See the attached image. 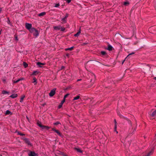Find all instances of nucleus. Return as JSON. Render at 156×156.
<instances>
[{
	"label": "nucleus",
	"instance_id": "obj_18",
	"mask_svg": "<svg viewBox=\"0 0 156 156\" xmlns=\"http://www.w3.org/2000/svg\"><path fill=\"white\" fill-rule=\"evenodd\" d=\"M37 126L41 128L42 129L44 125L42 124L41 122L39 121V120H37Z\"/></svg>",
	"mask_w": 156,
	"mask_h": 156
},
{
	"label": "nucleus",
	"instance_id": "obj_62",
	"mask_svg": "<svg viewBox=\"0 0 156 156\" xmlns=\"http://www.w3.org/2000/svg\"><path fill=\"white\" fill-rule=\"evenodd\" d=\"M0 156H2V155L1 154H0Z\"/></svg>",
	"mask_w": 156,
	"mask_h": 156
},
{
	"label": "nucleus",
	"instance_id": "obj_55",
	"mask_svg": "<svg viewBox=\"0 0 156 156\" xmlns=\"http://www.w3.org/2000/svg\"><path fill=\"white\" fill-rule=\"evenodd\" d=\"M82 80L81 79H78L77 80V81H80V80Z\"/></svg>",
	"mask_w": 156,
	"mask_h": 156
},
{
	"label": "nucleus",
	"instance_id": "obj_49",
	"mask_svg": "<svg viewBox=\"0 0 156 156\" xmlns=\"http://www.w3.org/2000/svg\"><path fill=\"white\" fill-rule=\"evenodd\" d=\"M128 57H127L125 58V59L123 60L122 61V64H123V63H124V62L126 60V59Z\"/></svg>",
	"mask_w": 156,
	"mask_h": 156
},
{
	"label": "nucleus",
	"instance_id": "obj_4",
	"mask_svg": "<svg viewBox=\"0 0 156 156\" xmlns=\"http://www.w3.org/2000/svg\"><path fill=\"white\" fill-rule=\"evenodd\" d=\"M25 27L28 30L30 33L34 27H32V25L31 24L28 23H26L25 24Z\"/></svg>",
	"mask_w": 156,
	"mask_h": 156
},
{
	"label": "nucleus",
	"instance_id": "obj_26",
	"mask_svg": "<svg viewBox=\"0 0 156 156\" xmlns=\"http://www.w3.org/2000/svg\"><path fill=\"white\" fill-rule=\"evenodd\" d=\"M74 48V46H73L70 48H65V50L66 51H69V50L71 51H72L73 49Z\"/></svg>",
	"mask_w": 156,
	"mask_h": 156
},
{
	"label": "nucleus",
	"instance_id": "obj_29",
	"mask_svg": "<svg viewBox=\"0 0 156 156\" xmlns=\"http://www.w3.org/2000/svg\"><path fill=\"white\" fill-rule=\"evenodd\" d=\"M46 14V12H42L39 14L38 15V16L40 17H41L44 16Z\"/></svg>",
	"mask_w": 156,
	"mask_h": 156
},
{
	"label": "nucleus",
	"instance_id": "obj_38",
	"mask_svg": "<svg viewBox=\"0 0 156 156\" xmlns=\"http://www.w3.org/2000/svg\"><path fill=\"white\" fill-rule=\"evenodd\" d=\"M117 114L120 118H121L122 117V116H123L119 112H117Z\"/></svg>",
	"mask_w": 156,
	"mask_h": 156
},
{
	"label": "nucleus",
	"instance_id": "obj_17",
	"mask_svg": "<svg viewBox=\"0 0 156 156\" xmlns=\"http://www.w3.org/2000/svg\"><path fill=\"white\" fill-rule=\"evenodd\" d=\"M36 64L39 67H42L41 65L44 66L46 65L45 63H41L40 62H38L36 63Z\"/></svg>",
	"mask_w": 156,
	"mask_h": 156
},
{
	"label": "nucleus",
	"instance_id": "obj_45",
	"mask_svg": "<svg viewBox=\"0 0 156 156\" xmlns=\"http://www.w3.org/2000/svg\"><path fill=\"white\" fill-rule=\"evenodd\" d=\"M121 36V35L119 33H116L115 35V36H116V37H117V36Z\"/></svg>",
	"mask_w": 156,
	"mask_h": 156
},
{
	"label": "nucleus",
	"instance_id": "obj_9",
	"mask_svg": "<svg viewBox=\"0 0 156 156\" xmlns=\"http://www.w3.org/2000/svg\"><path fill=\"white\" fill-rule=\"evenodd\" d=\"M56 88H55L51 90L49 93V95L50 97H53L55 93Z\"/></svg>",
	"mask_w": 156,
	"mask_h": 156
},
{
	"label": "nucleus",
	"instance_id": "obj_2",
	"mask_svg": "<svg viewBox=\"0 0 156 156\" xmlns=\"http://www.w3.org/2000/svg\"><path fill=\"white\" fill-rule=\"evenodd\" d=\"M153 110L152 109L151 111V112H149V117L150 118L151 120L155 119L154 117L156 115V110H155L152 112V111Z\"/></svg>",
	"mask_w": 156,
	"mask_h": 156
},
{
	"label": "nucleus",
	"instance_id": "obj_19",
	"mask_svg": "<svg viewBox=\"0 0 156 156\" xmlns=\"http://www.w3.org/2000/svg\"><path fill=\"white\" fill-rule=\"evenodd\" d=\"M61 27V25H59L57 26H53V27L55 30H59L60 29Z\"/></svg>",
	"mask_w": 156,
	"mask_h": 156
},
{
	"label": "nucleus",
	"instance_id": "obj_59",
	"mask_svg": "<svg viewBox=\"0 0 156 156\" xmlns=\"http://www.w3.org/2000/svg\"><path fill=\"white\" fill-rule=\"evenodd\" d=\"M96 62H99V63H100L99 62H98V61H96Z\"/></svg>",
	"mask_w": 156,
	"mask_h": 156
},
{
	"label": "nucleus",
	"instance_id": "obj_3",
	"mask_svg": "<svg viewBox=\"0 0 156 156\" xmlns=\"http://www.w3.org/2000/svg\"><path fill=\"white\" fill-rule=\"evenodd\" d=\"M21 139L23 140V141L25 143L27 144L28 146H32V144L30 143L29 140L28 138H27L25 137H23L21 138Z\"/></svg>",
	"mask_w": 156,
	"mask_h": 156
},
{
	"label": "nucleus",
	"instance_id": "obj_15",
	"mask_svg": "<svg viewBox=\"0 0 156 156\" xmlns=\"http://www.w3.org/2000/svg\"><path fill=\"white\" fill-rule=\"evenodd\" d=\"M121 118L123 119H124L126 120V121H127L128 123L131 126H132V122H131V121L128 118L125 117H124L123 116H122V117Z\"/></svg>",
	"mask_w": 156,
	"mask_h": 156
},
{
	"label": "nucleus",
	"instance_id": "obj_36",
	"mask_svg": "<svg viewBox=\"0 0 156 156\" xmlns=\"http://www.w3.org/2000/svg\"><path fill=\"white\" fill-rule=\"evenodd\" d=\"M59 154L63 156H68L67 155H66V154H65L64 153L60 151L59 153Z\"/></svg>",
	"mask_w": 156,
	"mask_h": 156
},
{
	"label": "nucleus",
	"instance_id": "obj_47",
	"mask_svg": "<svg viewBox=\"0 0 156 156\" xmlns=\"http://www.w3.org/2000/svg\"><path fill=\"white\" fill-rule=\"evenodd\" d=\"M2 81L4 83H5L6 82V80L5 79H2Z\"/></svg>",
	"mask_w": 156,
	"mask_h": 156
},
{
	"label": "nucleus",
	"instance_id": "obj_6",
	"mask_svg": "<svg viewBox=\"0 0 156 156\" xmlns=\"http://www.w3.org/2000/svg\"><path fill=\"white\" fill-rule=\"evenodd\" d=\"M27 153L29 156H37L38 155L34 151H31L29 150L27 151Z\"/></svg>",
	"mask_w": 156,
	"mask_h": 156
},
{
	"label": "nucleus",
	"instance_id": "obj_43",
	"mask_svg": "<svg viewBox=\"0 0 156 156\" xmlns=\"http://www.w3.org/2000/svg\"><path fill=\"white\" fill-rule=\"evenodd\" d=\"M14 37H15V40L17 41H18V37H17V35H16V34H15V35H14Z\"/></svg>",
	"mask_w": 156,
	"mask_h": 156
},
{
	"label": "nucleus",
	"instance_id": "obj_1",
	"mask_svg": "<svg viewBox=\"0 0 156 156\" xmlns=\"http://www.w3.org/2000/svg\"><path fill=\"white\" fill-rule=\"evenodd\" d=\"M30 33H33V36L35 38H36L37 37L39 36L40 31H39L38 30H37L36 29L34 28L33 29V30H32Z\"/></svg>",
	"mask_w": 156,
	"mask_h": 156
},
{
	"label": "nucleus",
	"instance_id": "obj_30",
	"mask_svg": "<svg viewBox=\"0 0 156 156\" xmlns=\"http://www.w3.org/2000/svg\"><path fill=\"white\" fill-rule=\"evenodd\" d=\"M25 97V95H23L21 96V97L20 98V102L22 103V102H23V99Z\"/></svg>",
	"mask_w": 156,
	"mask_h": 156
},
{
	"label": "nucleus",
	"instance_id": "obj_32",
	"mask_svg": "<svg viewBox=\"0 0 156 156\" xmlns=\"http://www.w3.org/2000/svg\"><path fill=\"white\" fill-rule=\"evenodd\" d=\"M9 91H6L5 90H3L2 91V94H9Z\"/></svg>",
	"mask_w": 156,
	"mask_h": 156
},
{
	"label": "nucleus",
	"instance_id": "obj_53",
	"mask_svg": "<svg viewBox=\"0 0 156 156\" xmlns=\"http://www.w3.org/2000/svg\"><path fill=\"white\" fill-rule=\"evenodd\" d=\"M26 118L27 119L28 121L29 122H30V120L29 119V118L27 117V116H26Z\"/></svg>",
	"mask_w": 156,
	"mask_h": 156
},
{
	"label": "nucleus",
	"instance_id": "obj_20",
	"mask_svg": "<svg viewBox=\"0 0 156 156\" xmlns=\"http://www.w3.org/2000/svg\"><path fill=\"white\" fill-rule=\"evenodd\" d=\"M15 133H17L18 135H20L21 136H24L25 135V134L22 133L21 132L17 130H16Z\"/></svg>",
	"mask_w": 156,
	"mask_h": 156
},
{
	"label": "nucleus",
	"instance_id": "obj_12",
	"mask_svg": "<svg viewBox=\"0 0 156 156\" xmlns=\"http://www.w3.org/2000/svg\"><path fill=\"white\" fill-rule=\"evenodd\" d=\"M100 55L104 56L105 57L107 58L108 57V55L107 54L106 52L105 51H102L100 52Z\"/></svg>",
	"mask_w": 156,
	"mask_h": 156
},
{
	"label": "nucleus",
	"instance_id": "obj_41",
	"mask_svg": "<svg viewBox=\"0 0 156 156\" xmlns=\"http://www.w3.org/2000/svg\"><path fill=\"white\" fill-rule=\"evenodd\" d=\"M92 79H91V81H90V82H91V84L92 85H90L89 86V87H91L92 85L93 84V83H94V81H93V82H92Z\"/></svg>",
	"mask_w": 156,
	"mask_h": 156
},
{
	"label": "nucleus",
	"instance_id": "obj_10",
	"mask_svg": "<svg viewBox=\"0 0 156 156\" xmlns=\"http://www.w3.org/2000/svg\"><path fill=\"white\" fill-rule=\"evenodd\" d=\"M15 78L14 77L12 79V81L13 82V83H18L21 80H24V78L23 77H21L20 78H19L17 80H14Z\"/></svg>",
	"mask_w": 156,
	"mask_h": 156
},
{
	"label": "nucleus",
	"instance_id": "obj_37",
	"mask_svg": "<svg viewBox=\"0 0 156 156\" xmlns=\"http://www.w3.org/2000/svg\"><path fill=\"white\" fill-rule=\"evenodd\" d=\"M69 95V94H65L64 97L63 99L66 100V98H67Z\"/></svg>",
	"mask_w": 156,
	"mask_h": 156
},
{
	"label": "nucleus",
	"instance_id": "obj_28",
	"mask_svg": "<svg viewBox=\"0 0 156 156\" xmlns=\"http://www.w3.org/2000/svg\"><path fill=\"white\" fill-rule=\"evenodd\" d=\"M50 128H51L50 127H49V126H48L44 125L42 129H46V130H48Z\"/></svg>",
	"mask_w": 156,
	"mask_h": 156
},
{
	"label": "nucleus",
	"instance_id": "obj_50",
	"mask_svg": "<svg viewBox=\"0 0 156 156\" xmlns=\"http://www.w3.org/2000/svg\"><path fill=\"white\" fill-rule=\"evenodd\" d=\"M69 55L70 54L68 53H67L66 54V56L68 57V58H69Z\"/></svg>",
	"mask_w": 156,
	"mask_h": 156
},
{
	"label": "nucleus",
	"instance_id": "obj_42",
	"mask_svg": "<svg viewBox=\"0 0 156 156\" xmlns=\"http://www.w3.org/2000/svg\"><path fill=\"white\" fill-rule=\"evenodd\" d=\"M135 53L134 52H132L131 53H130L127 56V57H128V58H129L130 57V56L132 55H133V54Z\"/></svg>",
	"mask_w": 156,
	"mask_h": 156
},
{
	"label": "nucleus",
	"instance_id": "obj_5",
	"mask_svg": "<svg viewBox=\"0 0 156 156\" xmlns=\"http://www.w3.org/2000/svg\"><path fill=\"white\" fill-rule=\"evenodd\" d=\"M51 129L52 131H54L59 136L62 138L63 137V135L58 130L54 128H52Z\"/></svg>",
	"mask_w": 156,
	"mask_h": 156
},
{
	"label": "nucleus",
	"instance_id": "obj_40",
	"mask_svg": "<svg viewBox=\"0 0 156 156\" xmlns=\"http://www.w3.org/2000/svg\"><path fill=\"white\" fill-rule=\"evenodd\" d=\"M60 29H61V31H64L66 29L64 27H61Z\"/></svg>",
	"mask_w": 156,
	"mask_h": 156
},
{
	"label": "nucleus",
	"instance_id": "obj_7",
	"mask_svg": "<svg viewBox=\"0 0 156 156\" xmlns=\"http://www.w3.org/2000/svg\"><path fill=\"white\" fill-rule=\"evenodd\" d=\"M156 27L155 26L150 27L148 29L149 31L152 34H155V32Z\"/></svg>",
	"mask_w": 156,
	"mask_h": 156
},
{
	"label": "nucleus",
	"instance_id": "obj_51",
	"mask_svg": "<svg viewBox=\"0 0 156 156\" xmlns=\"http://www.w3.org/2000/svg\"><path fill=\"white\" fill-rule=\"evenodd\" d=\"M65 68V67L64 66H62L61 67V69L62 70Z\"/></svg>",
	"mask_w": 156,
	"mask_h": 156
},
{
	"label": "nucleus",
	"instance_id": "obj_14",
	"mask_svg": "<svg viewBox=\"0 0 156 156\" xmlns=\"http://www.w3.org/2000/svg\"><path fill=\"white\" fill-rule=\"evenodd\" d=\"M74 150L77 151V152L80 153H83L84 151L82 150L80 148L75 147Z\"/></svg>",
	"mask_w": 156,
	"mask_h": 156
},
{
	"label": "nucleus",
	"instance_id": "obj_16",
	"mask_svg": "<svg viewBox=\"0 0 156 156\" xmlns=\"http://www.w3.org/2000/svg\"><path fill=\"white\" fill-rule=\"evenodd\" d=\"M65 101V100H64V99H63L61 102L60 103V104H59V105H58V109H60L62 107V106L63 104V103H64V102Z\"/></svg>",
	"mask_w": 156,
	"mask_h": 156
},
{
	"label": "nucleus",
	"instance_id": "obj_8",
	"mask_svg": "<svg viewBox=\"0 0 156 156\" xmlns=\"http://www.w3.org/2000/svg\"><path fill=\"white\" fill-rule=\"evenodd\" d=\"M155 146V145H154V147L152 148L151 150L148 151V152L147 153V154L145 155L144 156H150V155H152L154 152Z\"/></svg>",
	"mask_w": 156,
	"mask_h": 156
},
{
	"label": "nucleus",
	"instance_id": "obj_24",
	"mask_svg": "<svg viewBox=\"0 0 156 156\" xmlns=\"http://www.w3.org/2000/svg\"><path fill=\"white\" fill-rule=\"evenodd\" d=\"M33 81H32V83H34V85H36L37 83V79L35 77H34L33 78Z\"/></svg>",
	"mask_w": 156,
	"mask_h": 156
},
{
	"label": "nucleus",
	"instance_id": "obj_13",
	"mask_svg": "<svg viewBox=\"0 0 156 156\" xmlns=\"http://www.w3.org/2000/svg\"><path fill=\"white\" fill-rule=\"evenodd\" d=\"M69 14L68 13H66V15L63 18H62L61 20L64 23H65L66 22V19L68 17Z\"/></svg>",
	"mask_w": 156,
	"mask_h": 156
},
{
	"label": "nucleus",
	"instance_id": "obj_22",
	"mask_svg": "<svg viewBox=\"0 0 156 156\" xmlns=\"http://www.w3.org/2000/svg\"><path fill=\"white\" fill-rule=\"evenodd\" d=\"M40 73L39 71L36 70L33 71L31 75L36 76Z\"/></svg>",
	"mask_w": 156,
	"mask_h": 156
},
{
	"label": "nucleus",
	"instance_id": "obj_58",
	"mask_svg": "<svg viewBox=\"0 0 156 156\" xmlns=\"http://www.w3.org/2000/svg\"><path fill=\"white\" fill-rule=\"evenodd\" d=\"M136 130V128H134V130L133 131H134V130Z\"/></svg>",
	"mask_w": 156,
	"mask_h": 156
},
{
	"label": "nucleus",
	"instance_id": "obj_23",
	"mask_svg": "<svg viewBox=\"0 0 156 156\" xmlns=\"http://www.w3.org/2000/svg\"><path fill=\"white\" fill-rule=\"evenodd\" d=\"M114 122H115L114 130H115V131H116V132L117 133L118 132L116 131L117 123L116 122V119H114Z\"/></svg>",
	"mask_w": 156,
	"mask_h": 156
},
{
	"label": "nucleus",
	"instance_id": "obj_25",
	"mask_svg": "<svg viewBox=\"0 0 156 156\" xmlns=\"http://www.w3.org/2000/svg\"><path fill=\"white\" fill-rule=\"evenodd\" d=\"M81 30L80 29L77 32V33L74 35V36L75 37H78V36H79Z\"/></svg>",
	"mask_w": 156,
	"mask_h": 156
},
{
	"label": "nucleus",
	"instance_id": "obj_48",
	"mask_svg": "<svg viewBox=\"0 0 156 156\" xmlns=\"http://www.w3.org/2000/svg\"><path fill=\"white\" fill-rule=\"evenodd\" d=\"M88 44V43H83L82 44V46H84L85 45H87V44Z\"/></svg>",
	"mask_w": 156,
	"mask_h": 156
},
{
	"label": "nucleus",
	"instance_id": "obj_35",
	"mask_svg": "<svg viewBox=\"0 0 156 156\" xmlns=\"http://www.w3.org/2000/svg\"><path fill=\"white\" fill-rule=\"evenodd\" d=\"M7 23L8 24H9L10 25H11V22H10V20H9V17H8V18H7Z\"/></svg>",
	"mask_w": 156,
	"mask_h": 156
},
{
	"label": "nucleus",
	"instance_id": "obj_31",
	"mask_svg": "<svg viewBox=\"0 0 156 156\" xmlns=\"http://www.w3.org/2000/svg\"><path fill=\"white\" fill-rule=\"evenodd\" d=\"M12 113L9 110H7L5 113V115H9V114L12 115Z\"/></svg>",
	"mask_w": 156,
	"mask_h": 156
},
{
	"label": "nucleus",
	"instance_id": "obj_46",
	"mask_svg": "<svg viewBox=\"0 0 156 156\" xmlns=\"http://www.w3.org/2000/svg\"><path fill=\"white\" fill-rule=\"evenodd\" d=\"M71 88L70 87H66L65 89H64V90H67L69 89H70V88Z\"/></svg>",
	"mask_w": 156,
	"mask_h": 156
},
{
	"label": "nucleus",
	"instance_id": "obj_21",
	"mask_svg": "<svg viewBox=\"0 0 156 156\" xmlns=\"http://www.w3.org/2000/svg\"><path fill=\"white\" fill-rule=\"evenodd\" d=\"M18 96V94H17L14 93L11 95L9 97L11 98H16Z\"/></svg>",
	"mask_w": 156,
	"mask_h": 156
},
{
	"label": "nucleus",
	"instance_id": "obj_34",
	"mask_svg": "<svg viewBox=\"0 0 156 156\" xmlns=\"http://www.w3.org/2000/svg\"><path fill=\"white\" fill-rule=\"evenodd\" d=\"M23 65L25 68H26L28 66V64L25 62H24L23 63Z\"/></svg>",
	"mask_w": 156,
	"mask_h": 156
},
{
	"label": "nucleus",
	"instance_id": "obj_27",
	"mask_svg": "<svg viewBox=\"0 0 156 156\" xmlns=\"http://www.w3.org/2000/svg\"><path fill=\"white\" fill-rule=\"evenodd\" d=\"M80 94H78L76 96L74 97L73 101H74V100H77L78 99H81V98H80Z\"/></svg>",
	"mask_w": 156,
	"mask_h": 156
},
{
	"label": "nucleus",
	"instance_id": "obj_52",
	"mask_svg": "<svg viewBox=\"0 0 156 156\" xmlns=\"http://www.w3.org/2000/svg\"><path fill=\"white\" fill-rule=\"evenodd\" d=\"M46 105L45 103H44L42 105V106L44 107L45 105Z\"/></svg>",
	"mask_w": 156,
	"mask_h": 156
},
{
	"label": "nucleus",
	"instance_id": "obj_56",
	"mask_svg": "<svg viewBox=\"0 0 156 156\" xmlns=\"http://www.w3.org/2000/svg\"><path fill=\"white\" fill-rule=\"evenodd\" d=\"M2 29H1V30H0V35L1 34V32H2Z\"/></svg>",
	"mask_w": 156,
	"mask_h": 156
},
{
	"label": "nucleus",
	"instance_id": "obj_33",
	"mask_svg": "<svg viewBox=\"0 0 156 156\" xmlns=\"http://www.w3.org/2000/svg\"><path fill=\"white\" fill-rule=\"evenodd\" d=\"M129 4V3L128 1L125 2L123 3V5L126 6H128Z\"/></svg>",
	"mask_w": 156,
	"mask_h": 156
},
{
	"label": "nucleus",
	"instance_id": "obj_11",
	"mask_svg": "<svg viewBox=\"0 0 156 156\" xmlns=\"http://www.w3.org/2000/svg\"><path fill=\"white\" fill-rule=\"evenodd\" d=\"M105 49H107L109 51H112L114 49L109 44H108L107 47L105 48Z\"/></svg>",
	"mask_w": 156,
	"mask_h": 156
},
{
	"label": "nucleus",
	"instance_id": "obj_57",
	"mask_svg": "<svg viewBox=\"0 0 156 156\" xmlns=\"http://www.w3.org/2000/svg\"><path fill=\"white\" fill-rule=\"evenodd\" d=\"M154 79L155 80H156V77H154Z\"/></svg>",
	"mask_w": 156,
	"mask_h": 156
},
{
	"label": "nucleus",
	"instance_id": "obj_60",
	"mask_svg": "<svg viewBox=\"0 0 156 156\" xmlns=\"http://www.w3.org/2000/svg\"><path fill=\"white\" fill-rule=\"evenodd\" d=\"M55 156H58V155H56V154L55 155Z\"/></svg>",
	"mask_w": 156,
	"mask_h": 156
},
{
	"label": "nucleus",
	"instance_id": "obj_61",
	"mask_svg": "<svg viewBox=\"0 0 156 156\" xmlns=\"http://www.w3.org/2000/svg\"><path fill=\"white\" fill-rule=\"evenodd\" d=\"M156 136V133L155 135V136Z\"/></svg>",
	"mask_w": 156,
	"mask_h": 156
},
{
	"label": "nucleus",
	"instance_id": "obj_44",
	"mask_svg": "<svg viewBox=\"0 0 156 156\" xmlns=\"http://www.w3.org/2000/svg\"><path fill=\"white\" fill-rule=\"evenodd\" d=\"M59 5H60L59 4V3L55 4V7H58L59 6Z\"/></svg>",
	"mask_w": 156,
	"mask_h": 156
},
{
	"label": "nucleus",
	"instance_id": "obj_54",
	"mask_svg": "<svg viewBox=\"0 0 156 156\" xmlns=\"http://www.w3.org/2000/svg\"><path fill=\"white\" fill-rule=\"evenodd\" d=\"M2 11V8H0V13H1Z\"/></svg>",
	"mask_w": 156,
	"mask_h": 156
},
{
	"label": "nucleus",
	"instance_id": "obj_39",
	"mask_svg": "<svg viewBox=\"0 0 156 156\" xmlns=\"http://www.w3.org/2000/svg\"><path fill=\"white\" fill-rule=\"evenodd\" d=\"M61 124V123L59 121H57V122H55L53 123L54 125H56V126L58 125V124Z\"/></svg>",
	"mask_w": 156,
	"mask_h": 156
}]
</instances>
